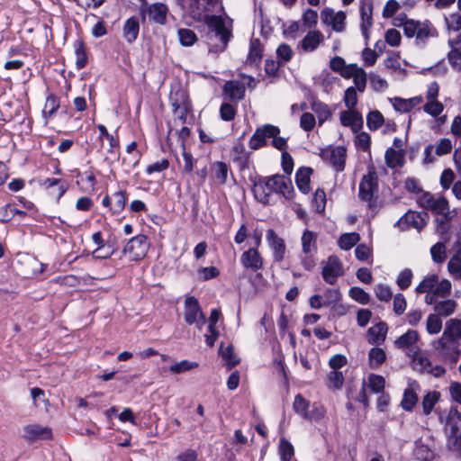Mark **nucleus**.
Returning <instances> with one entry per match:
<instances>
[{"instance_id": "393cba45", "label": "nucleus", "mask_w": 461, "mask_h": 461, "mask_svg": "<svg viewBox=\"0 0 461 461\" xmlns=\"http://www.w3.org/2000/svg\"><path fill=\"white\" fill-rule=\"evenodd\" d=\"M387 333V325L385 322H379L367 330V340L370 344H381L384 341Z\"/></svg>"}, {"instance_id": "5701e85b", "label": "nucleus", "mask_w": 461, "mask_h": 461, "mask_svg": "<svg viewBox=\"0 0 461 461\" xmlns=\"http://www.w3.org/2000/svg\"><path fill=\"white\" fill-rule=\"evenodd\" d=\"M361 30L366 39H368V30L373 24V5L371 2H362L360 6Z\"/></svg>"}, {"instance_id": "7ed1b4c3", "label": "nucleus", "mask_w": 461, "mask_h": 461, "mask_svg": "<svg viewBox=\"0 0 461 461\" xmlns=\"http://www.w3.org/2000/svg\"><path fill=\"white\" fill-rule=\"evenodd\" d=\"M212 12H204L203 19H193L195 22L204 23L208 27L207 38L212 41L218 38L220 42L215 45L216 50L223 51L231 37V30L226 25V20L221 15L212 14Z\"/></svg>"}, {"instance_id": "8fccbe9b", "label": "nucleus", "mask_w": 461, "mask_h": 461, "mask_svg": "<svg viewBox=\"0 0 461 461\" xmlns=\"http://www.w3.org/2000/svg\"><path fill=\"white\" fill-rule=\"evenodd\" d=\"M385 385V380L382 375L372 374L368 376V386L373 393L383 392Z\"/></svg>"}, {"instance_id": "c03bdc74", "label": "nucleus", "mask_w": 461, "mask_h": 461, "mask_svg": "<svg viewBox=\"0 0 461 461\" xmlns=\"http://www.w3.org/2000/svg\"><path fill=\"white\" fill-rule=\"evenodd\" d=\"M438 280V278L436 275H432L424 278L416 287V292L426 293V294H429V293H432L435 288V285H437Z\"/></svg>"}, {"instance_id": "9d476101", "label": "nucleus", "mask_w": 461, "mask_h": 461, "mask_svg": "<svg viewBox=\"0 0 461 461\" xmlns=\"http://www.w3.org/2000/svg\"><path fill=\"white\" fill-rule=\"evenodd\" d=\"M280 129L271 124H265L262 127L258 128L249 141V147L257 150L267 144V139L271 136L278 135Z\"/></svg>"}, {"instance_id": "69168bd1", "label": "nucleus", "mask_w": 461, "mask_h": 461, "mask_svg": "<svg viewBox=\"0 0 461 461\" xmlns=\"http://www.w3.org/2000/svg\"><path fill=\"white\" fill-rule=\"evenodd\" d=\"M220 114L223 121L230 122L235 118L236 108L229 103H223L220 108Z\"/></svg>"}, {"instance_id": "e433bc0d", "label": "nucleus", "mask_w": 461, "mask_h": 461, "mask_svg": "<svg viewBox=\"0 0 461 461\" xmlns=\"http://www.w3.org/2000/svg\"><path fill=\"white\" fill-rule=\"evenodd\" d=\"M111 199L113 205L110 207V210L113 214L120 213L126 203V193L124 191H118L111 196Z\"/></svg>"}, {"instance_id": "39448f33", "label": "nucleus", "mask_w": 461, "mask_h": 461, "mask_svg": "<svg viewBox=\"0 0 461 461\" xmlns=\"http://www.w3.org/2000/svg\"><path fill=\"white\" fill-rule=\"evenodd\" d=\"M404 35L407 38L416 39L417 43L425 44L429 38L438 35L437 28L429 20H410L404 23Z\"/></svg>"}, {"instance_id": "72a5a7b5", "label": "nucleus", "mask_w": 461, "mask_h": 461, "mask_svg": "<svg viewBox=\"0 0 461 461\" xmlns=\"http://www.w3.org/2000/svg\"><path fill=\"white\" fill-rule=\"evenodd\" d=\"M451 291V283L443 279L440 282H437L435 288L432 293H429V294H433L436 300L446 299V297L450 294Z\"/></svg>"}, {"instance_id": "13d9d810", "label": "nucleus", "mask_w": 461, "mask_h": 461, "mask_svg": "<svg viewBox=\"0 0 461 461\" xmlns=\"http://www.w3.org/2000/svg\"><path fill=\"white\" fill-rule=\"evenodd\" d=\"M448 203L444 197L436 198L433 202L431 211L437 214L446 216L448 213Z\"/></svg>"}, {"instance_id": "6ab92c4d", "label": "nucleus", "mask_w": 461, "mask_h": 461, "mask_svg": "<svg viewBox=\"0 0 461 461\" xmlns=\"http://www.w3.org/2000/svg\"><path fill=\"white\" fill-rule=\"evenodd\" d=\"M419 384L414 380H410L408 388L404 390L403 397L401 402V406L403 410L410 411L413 409L418 402V395L416 390L419 389Z\"/></svg>"}, {"instance_id": "09e8293b", "label": "nucleus", "mask_w": 461, "mask_h": 461, "mask_svg": "<svg viewBox=\"0 0 461 461\" xmlns=\"http://www.w3.org/2000/svg\"><path fill=\"white\" fill-rule=\"evenodd\" d=\"M429 359L421 354L415 353L412 359V367L420 372H427L430 367Z\"/></svg>"}, {"instance_id": "6e6d98bb", "label": "nucleus", "mask_w": 461, "mask_h": 461, "mask_svg": "<svg viewBox=\"0 0 461 461\" xmlns=\"http://www.w3.org/2000/svg\"><path fill=\"white\" fill-rule=\"evenodd\" d=\"M316 124L315 116L309 112H305L302 114L300 119V127L305 131H311L313 130Z\"/></svg>"}, {"instance_id": "ea45409f", "label": "nucleus", "mask_w": 461, "mask_h": 461, "mask_svg": "<svg viewBox=\"0 0 461 461\" xmlns=\"http://www.w3.org/2000/svg\"><path fill=\"white\" fill-rule=\"evenodd\" d=\"M281 461H291L294 455L293 445L285 438H282L278 447Z\"/></svg>"}, {"instance_id": "49530a36", "label": "nucleus", "mask_w": 461, "mask_h": 461, "mask_svg": "<svg viewBox=\"0 0 461 461\" xmlns=\"http://www.w3.org/2000/svg\"><path fill=\"white\" fill-rule=\"evenodd\" d=\"M198 366L196 362H191L188 360H182L180 362L174 363L169 366V371L172 374H182L186 371L192 370Z\"/></svg>"}, {"instance_id": "0eeeda50", "label": "nucleus", "mask_w": 461, "mask_h": 461, "mask_svg": "<svg viewBox=\"0 0 461 461\" xmlns=\"http://www.w3.org/2000/svg\"><path fill=\"white\" fill-rule=\"evenodd\" d=\"M184 317L187 324H196L199 330H202L206 322V317L203 313L198 301L193 296L185 300Z\"/></svg>"}, {"instance_id": "c9c22d12", "label": "nucleus", "mask_w": 461, "mask_h": 461, "mask_svg": "<svg viewBox=\"0 0 461 461\" xmlns=\"http://www.w3.org/2000/svg\"><path fill=\"white\" fill-rule=\"evenodd\" d=\"M432 260L437 264L443 263L447 258V247L444 242H437L430 248Z\"/></svg>"}, {"instance_id": "423d86ee", "label": "nucleus", "mask_w": 461, "mask_h": 461, "mask_svg": "<svg viewBox=\"0 0 461 461\" xmlns=\"http://www.w3.org/2000/svg\"><path fill=\"white\" fill-rule=\"evenodd\" d=\"M169 99L173 113L182 123H185L187 113L191 111V104L185 91L178 88L171 92Z\"/></svg>"}, {"instance_id": "4be33fe9", "label": "nucleus", "mask_w": 461, "mask_h": 461, "mask_svg": "<svg viewBox=\"0 0 461 461\" xmlns=\"http://www.w3.org/2000/svg\"><path fill=\"white\" fill-rule=\"evenodd\" d=\"M223 92L231 101H240L244 98L245 86L237 80L227 81L223 86Z\"/></svg>"}, {"instance_id": "4c0bfd02", "label": "nucleus", "mask_w": 461, "mask_h": 461, "mask_svg": "<svg viewBox=\"0 0 461 461\" xmlns=\"http://www.w3.org/2000/svg\"><path fill=\"white\" fill-rule=\"evenodd\" d=\"M360 240V236L357 232L345 233L339 240V246L344 250L352 249Z\"/></svg>"}, {"instance_id": "f704fd0d", "label": "nucleus", "mask_w": 461, "mask_h": 461, "mask_svg": "<svg viewBox=\"0 0 461 461\" xmlns=\"http://www.w3.org/2000/svg\"><path fill=\"white\" fill-rule=\"evenodd\" d=\"M262 59V46L258 39L253 40L250 42L249 52L248 59L251 64L258 65Z\"/></svg>"}, {"instance_id": "2eb2a0df", "label": "nucleus", "mask_w": 461, "mask_h": 461, "mask_svg": "<svg viewBox=\"0 0 461 461\" xmlns=\"http://www.w3.org/2000/svg\"><path fill=\"white\" fill-rule=\"evenodd\" d=\"M340 123L345 127H350L354 133L358 132L363 128L362 114L357 110L342 111L339 113Z\"/></svg>"}, {"instance_id": "bf43d9fd", "label": "nucleus", "mask_w": 461, "mask_h": 461, "mask_svg": "<svg viewBox=\"0 0 461 461\" xmlns=\"http://www.w3.org/2000/svg\"><path fill=\"white\" fill-rule=\"evenodd\" d=\"M313 204L317 212H323L326 205V194L323 190L318 189L313 194Z\"/></svg>"}, {"instance_id": "79ce46f5", "label": "nucleus", "mask_w": 461, "mask_h": 461, "mask_svg": "<svg viewBox=\"0 0 461 461\" xmlns=\"http://www.w3.org/2000/svg\"><path fill=\"white\" fill-rule=\"evenodd\" d=\"M442 329L441 317L435 313H431L428 316L426 321V330L429 334H438Z\"/></svg>"}, {"instance_id": "f03ea898", "label": "nucleus", "mask_w": 461, "mask_h": 461, "mask_svg": "<svg viewBox=\"0 0 461 461\" xmlns=\"http://www.w3.org/2000/svg\"><path fill=\"white\" fill-rule=\"evenodd\" d=\"M461 320L449 319L446 324L441 337L434 343L437 350L456 362L460 354Z\"/></svg>"}, {"instance_id": "0e129e2a", "label": "nucleus", "mask_w": 461, "mask_h": 461, "mask_svg": "<svg viewBox=\"0 0 461 461\" xmlns=\"http://www.w3.org/2000/svg\"><path fill=\"white\" fill-rule=\"evenodd\" d=\"M59 108V101L54 95H50L47 98L44 109H43V115L46 118H50L53 115V113L56 112V110Z\"/></svg>"}, {"instance_id": "de8ad7c7", "label": "nucleus", "mask_w": 461, "mask_h": 461, "mask_svg": "<svg viewBox=\"0 0 461 461\" xmlns=\"http://www.w3.org/2000/svg\"><path fill=\"white\" fill-rule=\"evenodd\" d=\"M177 33L179 41L183 46H192L197 41L196 34L190 29H179Z\"/></svg>"}, {"instance_id": "c85d7f7f", "label": "nucleus", "mask_w": 461, "mask_h": 461, "mask_svg": "<svg viewBox=\"0 0 461 461\" xmlns=\"http://www.w3.org/2000/svg\"><path fill=\"white\" fill-rule=\"evenodd\" d=\"M346 154L347 150L342 146H338L331 149L330 159L336 171L339 172L344 170Z\"/></svg>"}, {"instance_id": "a18cd8bd", "label": "nucleus", "mask_w": 461, "mask_h": 461, "mask_svg": "<svg viewBox=\"0 0 461 461\" xmlns=\"http://www.w3.org/2000/svg\"><path fill=\"white\" fill-rule=\"evenodd\" d=\"M310 402L306 399H304L301 394H297L294 397V410L296 413L303 416L304 419H309L310 416L307 412V409L309 408Z\"/></svg>"}, {"instance_id": "cd10ccee", "label": "nucleus", "mask_w": 461, "mask_h": 461, "mask_svg": "<svg viewBox=\"0 0 461 461\" xmlns=\"http://www.w3.org/2000/svg\"><path fill=\"white\" fill-rule=\"evenodd\" d=\"M140 31L139 19L135 16L129 18L123 26V36L129 43H132L138 37Z\"/></svg>"}, {"instance_id": "dca6fc26", "label": "nucleus", "mask_w": 461, "mask_h": 461, "mask_svg": "<svg viewBox=\"0 0 461 461\" xmlns=\"http://www.w3.org/2000/svg\"><path fill=\"white\" fill-rule=\"evenodd\" d=\"M426 223L427 221L422 213L410 211L399 219L396 225L402 230H405L411 226L420 230L425 227Z\"/></svg>"}, {"instance_id": "aec40b11", "label": "nucleus", "mask_w": 461, "mask_h": 461, "mask_svg": "<svg viewBox=\"0 0 461 461\" xmlns=\"http://www.w3.org/2000/svg\"><path fill=\"white\" fill-rule=\"evenodd\" d=\"M167 7L162 4H154L147 7L145 10H141L142 19L145 20L146 16L150 21L157 23H164L166 20Z\"/></svg>"}, {"instance_id": "37998d69", "label": "nucleus", "mask_w": 461, "mask_h": 461, "mask_svg": "<svg viewBox=\"0 0 461 461\" xmlns=\"http://www.w3.org/2000/svg\"><path fill=\"white\" fill-rule=\"evenodd\" d=\"M384 116L379 111H372L366 116V124L369 130L376 131L384 123Z\"/></svg>"}, {"instance_id": "ddd939ff", "label": "nucleus", "mask_w": 461, "mask_h": 461, "mask_svg": "<svg viewBox=\"0 0 461 461\" xmlns=\"http://www.w3.org/2000/svg\"><path fill=\"white\" fill-rule=\"evenodd\" d=\"M425 303L434 305L435 314L439 317H448L452 315L456 308V302L452 299L436 300L433 294H426Z\"/></svg>"}, {"instance_id": "c756f323", "label": "nucleus", "mask_w": 461, "mask_h": 461, "mask_svg": "<svg viewBox=\"0 0 461 461\" xmlns=\"http://www.w3.org/2000/svg\"><path fill=\"white\" fill-rule=\"evenodd\" d=\"M317 234L309 230H305L302 235V249L305 255H310L317 250L316 245Z\"/></svg>"}, {"instance_id": "473e14b6", "label": "nucleus", "mask_w": 461, "mask_h": 461, "mask_svg": "<svg viewBox=\"0 0 461 461\" xmlns=\"http://www.w3.org/2000/svg\"><path fill=\"white\" fill-rule=\"evenodd\" d=\"M439 397L440 393L436 391L429 392L424 395L421 402L423 414L429 415L431 413L435 404L438 402Z\"/></svg>"}, {"instance_id": "1a4fd4ad", "label": "nucleus", "mask_w": 461, "mask_h": 461, "mask_svg": "<svg viewBox=\"0 0 461 461\" xmlns=\"http://www.w3.org/2000/svg\"><path fill=\"white\" fill-rule=\"evenodd\" d=\"M378 191V183L376 173L372 170L367 175H365L359 184V198L362 201L367 202L369 207H372V202L375 194Z\"/></svg>"}, {"instance_id": "b1692460", "label": "nucleus", "mask_w": 461, "mask_h": 461, "mask_svg": "<svg viewBox=\"0 0 461 461\" xmlns=\"http://www.w3.org/2000/svg\"><path fill=\"white\" fill-rule=\"evenodd\" d=\"M324 36L320 31H310L301 41L304 51H313L323 41Z\"/></svg>"}, {"instance_id": "412c9836", "label": "nucleus", "mask_w": 461, "mask_h": 461, "mask_svg": "<svg viewBox=\"0 0 461 461\" xmlns=\"http://www.w3.org/2000/svg\"><path fill=\"white\" fill-rule=\"evenodd\" d=\"M310 108L316 114L320 126H321L332 115V112L329 105L316 98H312Z\"/></svg>"}, {"instance_id": "bb28decb", "label": "nucleus", "mask_w": 461, "mask_h": 461, "mask_svg": "<svg viewBox=\"0 0 461 461\" xmlns=\"http://www.w3.org/2000/svg\"><path fill=\"white\" fill-rule=\"evenodd\" d=\"M458 247L455 255H453L447 264L449 274L456 279L461 280V240L456 241Z\"/></svg>"}, {"instance_id": "052dcab7", "label": "nucleus", "mask_w": 461, "mask_h": 461, "mask_svg": "<svg viewBox=\"0 0 461 461\" xmlns=\"http://www.w3.org/2000/svg\"><path fill=\"white\" fill-rule=\"evenodd\" d=\"M329 386L339 389L344 383V376L340 371L333 370L328 375Z\"/></svg>"}, {"instance_id": "f3484780", "label": "nucleus", "mask_w": 461, "mask_h": 461, "mask_svg": "<svg viewBox=\"0 0 461 461\" xmlns=\"http://www.w3.org/2000/svg\"><path fill=\"white\" fill-rule=\"evenodd\" d=\"M240 262L246 269L258 271L263 267V258L257 249H249L242 253Z\"/></svg>"}, {"instance_id": "338daca9", "label": "nucleus", "mask_w": 461, "mask_h": 461, "mask_svg": "<svg viewBox=\"0 0 461 461\" xmlns=\"http://www.w3.org/2000/svg\"><path fill=\"white\" fill-rule=\"evenodd\" d=\"M452 147H453V145H452L451 140L447 138H443L436 145L435 153L438 157L448 154L451 152Z\"/></svg>"}, {"instance_id": "680f3d73", "label": "nucleus", "mask_w": 461, "mask_h": 461, "mask_svg": "<svg viewBox=\"0 0 461 461\" xmlns=\"http://www.w3.org/2000/svg\"><path fill=\"white\" fill-rule=\"evenodd\" d=\"M356 137L355 143L357 147L362 149L364 151L370 149L371 137L367 132L358 131Z\"/></svg>"}, {"instance_id": "4468645a", "label": "nucleus", "mask_w": 461, "mask_h": 461, "mask_svg": "<svg viewBox=\"0 0 461 461\" xmlns=\"http://www.w3.org/2000/svg\"><path fill=\"white\" fill-rule=\"evenodd\" d=\"M266 239L273 251L274 262H281L285 258L286 251L285 240L279 237L272 229L267 230Z\"/></svg>"}, {"instance_id": "20e7f679", "label": "nucleus", "mask_w": 461, "mask_h": 461, "mask_svg": "<svg viewBox=\"0 0 461 461\" xmlns=\"http://www.w3.org/2000/svg\"><path fill=\"white\" fill-rule=\"evenodd\" d=\"M445 431L448 449L461 454V413L456 408L449 410Z\"/></svg>"}, {"instance_id": "4d7b16f0", "label": "nucleus", "mask_w": 461, "mask_h": 461, "mask_svg": "<svg viewBox=\"0 0 461 461\" xmlns=\"http://www.w3.org/2000/svg\"><path fill=\"white\" fill-rule=\"evenodd\" d=\"M445 22L449 31L458 32L461 29V14L458 13H453L446 16Z\"/></svg>"}, {"instance_id": "864d4df0", "label": "nucleus", "mask_w": 461, "mask_h": 461, "mask_svg": "<svg viewBox=\"0 0 461 461\" xmlns=\"http://www.w3.org/2000/svg\"><path fill=\"white\" fill-rule=\"evenodd\" d=\"M76 65L78 69L83 68L87 63V56L82 41H78L75 50Z\"/></svg>"}, {"instance_id": "9b49d317", "label": "nucleus", "mask_w": 461, "mask_h": 461, "mask_svg": "<svg viewBox=\"0 0 461 461\" xmlns=\"http://www.w3.org/2000/svg\"><path fill=\"white\" fill-rule=\"evenodd\" d=\"M343 274L344 270L341 261L336 256H330L321 271L324 281L330 285H334L338 277L343 276Z\"/></svg>"}, {"instance_id": "e2e57ef3", "label": "nucleus", "mask_w": 461, "mask_h": 461, "mask_svg": "<svg viewBox=\"0 0 461 461\" xmlns=\"http://www.w3.org/2000/svg\"><path fill=\"white\" fill-rule=\"evenodd\" d=\"M444 106L441 103L434 100L429 101L427 104L423 105V110L427 113L430 114L433 117L439 115L443 112Z\"/></svg>"}, {"instance_id": "3c124183", "label": "nucleus", "mask_w": 461, "mask_h": 461, "mask_svg": "<svg viewBox=\"0 0 461 461\" xmlns=\"http://www.w3.org/2000/svg\"><path fill=\"white\" fill-rule=\"evenodd\" d=\"M220 352L222 357L227 360L229 369L239 364L240 359L234 355L232 346L229 345L227 348H223L222 345H221Z\"/></svg>"}, {"instance_id": "58836bf2", "label": "nucleus", "mask_w": 461, "mask_h": 461, "mask_svg": "<svg viewBox=\"0 0 461 461\" xmlns=\"http://www.w3.org/2000/svg\"><path fill=\"white\" fill-rule=\"evenodd\" d=\"M214 177L217 180L219 185H225L228 177L229 168L226 163L221 161H217L213 164L212 167Z\"/></svg>"}, {"instance_id": "a211bd4d", "label": "nucleus", "mask_w": 461, "mask_h": 461, "mask_svg": "<svg viewBox=\"0 0 461 461\" xmlns=\"http://www.w3.org/2000/svg\"><path fill=\"white\" fill-rule=\"evenodd\" d=\"M51 430L48 427L31 424L23 428V437L28 441H35L38 439H49L51 438Z\"/></svg>"}, {"instance_id": "7c9ffc66", "label": "nucleus", "mask_w": 461, "mask_h": 461, "mask_svg": "<svg viewBox=\"0 0 461 461\" xmlns=\"http://www.w3.org/2000/svg\"><path fill=\"white\" fill-rule=\"evenodd\" d=\"M385 163L388 167L394 168L396 167H402L403 164V155L400 150H396L393 148H388L384 155Z\"/></svg>"}, {"instance_id": "a878e982", "label": "nucleus", "mask_w": 461, "mask_h": 461, "mask_svg": "<svg viewBox=\"0 0 461 461\" xmlns=\"http://www.w3.org/2000/svg\"><path fill=\"white\" fill-rule=\"evenodd\" d=\"M312 173L311 167H300L295 174V182L298 189L303 193L308 194L310 191V176Z\"/></svg>"}, {"instance_id": "603ef678", "label": "nucleus", "mask_w": 461, "mask_h": 461, "mask_svg": "<svg viewBox=\"0 0 461 461\" xmlns=\"http://www.w3.org/2000/svg\"><path fill=\"white\" fill-rule=\"evenodd\" d=\"M349 296L361 304H367L370 301V295L362 288L354 286L349 290Z\"/></svg>"}, {"instance_id": "f257e3e1", "label": "nucleus", "mask_w": 461, "mask_h": 461, "mask_svg": "<svg viewBox=\"0 0 461 461\" xmlns=\"http://www.w3.org/2000/svg\"><path fill=\"white\" fill-rule=\"evenodd\" d=\"M255 198L264 203H269L272 193L282 194L287 200L294 198V191L290 179L281 175L259 178L253 186Z\"/></svg>"}, {"instance_id": "f8f14e48", "label": "nucleus", "mask_w": 461, "mask_h": 461, "mask_svg": "<svg viewBox=\"0 0 461 461\" xmlns=\"http://www.w3.org/2000/svg\"><path fill=\"white\" fill-rule=\"evenodd\" d=\"M221 6V0H192L189 5V14L192 19H203L204 12H214Z\"/></svg>"}, {"instance_id": "a19ab883", "label": "nucleus", "mask_w": 461, "mask_h": 461, "mask_svg": "<svg viewBox=\"0 0 461 461\" xmlns=\"http://www.w3.org/2000/svg\"><path fill=\"white\" fill-rule=\"evenodd\" d=\"M369 364L371 367L381 366L386 359L385 352L381 348H373L368 354Z\"/></svg>"}, {"instance_id": "5fc2aeb1", "label": "nucleus", "mask_w": 461, "mask_h": 461, "mask_svg": "<svg viewBox=\"0 0 461 461\" xmlns=\"http://www.w3.org/2000/svg\"><path fill=\"white\" fill-rule=\"evenodd\" d=\"M357 103V89L354 86L348 87L345 91L344 104L348 110H355V106Z\"/></svg>"}, {"instance_id": "6e6552de", "label": "nucleus", "mask_w": 461, "mask_h": 461, "mask_svg": "<svg viewBox=\"0 0 461 461\" xmlns=\"http://www.w3.org/2000/svg\"><path fill=\"white\" fill-rule=\"evenodd\" d=\"M149 249L148 239L145 235H137L131 238L123 248V254L128 255L131 260L142 259Z\"/></svg>"}, {"instance_id": "774afa93", "label": "nucleus", "mask_w": 461, "mask_h": 461, "mask_svg": "<svg viewBox=\"0 0 461 461\" xmlns=\"http://www.w3.org/2000/svg\"><path fill=\"white\" fill-rule=\"evenodd\" d=\"M413 106L414 104L412 99L406 100L400 97H396L393 100L394 109L402 113H407L411 111Z\"/></svg>"}, {"instance_id": "2f4dec72", "label": "nucleus", "mask_w": 461, "mask_h": 461, "mask_svg": "<svg viewBox=\"0 0 461 461\" xmlns=\"http://www.w3.org/2000/svg\"><path fill=\"white\" fill-rule=\"evenodd\" d=\"M418 332L413 330H409L395 340V345L401 349L410 348L418 340Z\"/></svg>"}]
</instances>
